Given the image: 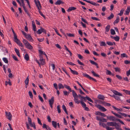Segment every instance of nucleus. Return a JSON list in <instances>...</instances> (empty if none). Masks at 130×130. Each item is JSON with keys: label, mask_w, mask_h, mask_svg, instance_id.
I'll list each match as a JSON object with an SVG mask.
<instances>
[{"label": "nucleus", "mask_w": 130, "mask_h": 130, "mask_svg": "<svg viewBox=\"0 0 130 130\" xmlns=\"http://www.w3.org/2000/svg\"><path fill=\"white\" fill-rule=\"evenodd\" d=\"M107 118L110 121H115L116 122H119L121 124L125 125L124 123L120 119L117 118L114 116H107Z\"/></svg>", "instance_id": "nucleus-1"}, {"label": "nucleus", "mask_w": 130, "mask_h": 130, "mask_svg": "<svg viewBox=\"0 0 130 130\" xmlns=\"http://www.w3.org/2000/svg\"><path fill=\"white\" fill-rule=\"evenodd\" d=\"M28 121L29 124L31 127H33L34 129L36 128L35 123L34 122L33 123H32L31 120L29 117H28Z\"/></svg>", "instance_id": "nucleus-2"}, {"label": "nucleus", "mask_w": 130, "mask_h": 130, "mask_svg": "<svg viewBox=\"0 0 130 130\" xmlns=\"http://www.w3.org/2000/svg\"><path fill=\"white\" fill-rule=\"evenodd\" d=\"M5 113L6 117L10 121H11L12 120V116L11 113L9 112L6 111Z\"/></svg>", "instance_id": "nucleus-3"}, {"label": "nucleus", "mask_w": 130, "mask_h": 130, "mask_svg": "<svg viewBox=\"0 0 130 130\" xmlns=\"http://www.w3.org/2000/svg\"><path fill=\"white\" fill-rule=\"evenodd\" d=\"M34 1L36 6L37 7L38 10H40L41 9V6L40 1L38 0L37 1L36 0H34Z\"/></svg>", "instance_id": "nucleus-4"}, {"label": "nucleus", "mask_w": 130, "mask_h": 130, "mask_svg": "<svg viewBox=\"0 0 130 130\" xmlns=\"http://www.w3.org/2000/svg\"><path fill=\"white\" fill-rule=\"evenodd\" d=\"M95 106L99 109L103 111L104 112L106 111L107 110V109L104 107H102L100 105L97 104L95 105Z\"/></svg>", "instance_id": "nucleus-5"}, {"label": "nucleus", "mask_w": 130, "mask_h": 130, "mask_svg": "<svg viewBox=\"0 0 130 130\" xmlns=\"http://www.w3.org/2000/svg\"><path fill=\"white\" fill-rule=\"evenodd\" d=\"M42 32L46 34V30L42 27H40V29H38L37 31V33L38 34H40Z\"/></svg>", "instance_id": "nucleus-6"}, {"label": "nucleus", "mask_w": 130, "mask_h": 130, "mask_svg": "<svg viewBox=\"0 0 130 130\" xmlns=\"http://www.w3.org/2000/svg\"><path fill=\"white\" fill-rule=\"evenodd\" d=\"M83 75L84 76L86 77L90 80L92 79L95 82H96V80L95 79L91 77L89 75L86 73H83Z\"/></svg>", "instance_id": "nucleus-7"}, {"label": "nucleus", "mask_w": 130, "mask_h": 130, "mask_svg": "<svg viewBox=\"0 0 130 130\" xmlns=\"http://www.w3.org/2000/svg\"><path fill=\"white\" fill-rule=\"evenodd\" d=\"M116 124H115V127L117 130H123L121 127V125L119 123L116 122Z\"/></svg>", "instance_id": "nucleus-8"}, {"label": "nucleus", "mask_w": 130, "mask_h": 130, "mask_svg": "<svg viewBox=\"0 0 130 130\" xmlns=\"http://www.w3.org/2000/svg\"><path fill=\"white\" fill-rule=\"evenodd\" d=\"M83 1H85L86 2H87L88 3H89L92 5H93L94 6H97L98 5L99 6V4H96V3L92 1H87V0H83Z\"/></svg>", "instance_id": "nucleus-9"}, {"label": "nucleus", "mask_w": 130, "mask_h": 130, "mask_svg": "<svg viewBox=\"0 0 130 130\" xmlns=\"http://www.w3.org/2000/svg\"><path fill=\"white\" fill-rule=\"evenodd\" d=\"M25 36L29 41L31 42L33 41V39L29 35L27 34L26 35H25Z\"/></svg>", "instance_id": "nucleus-10"}, {"label": "nucleus", "mask_w": 130, "mask_h": 130, "mask_svg": "<svg viewBox=\"0 0 130 130\" xmlns=\"http://www.w3.org/2000/svg\"><path fill=\"white\" fill-rule=\"evenodd\" d=\"M42 127L43 128H45L47 130H52L51 128L45 124H43Z\"/></svg>", "instance_id": "nucleus-11"}, {"label": "nucleus", "mask_w": 130, "mask_h": 130, "mask_svg": "<svg viewBox=\"0 0 130 130\" xmlns=\"http://www.w3.org/2000/svg\"><path fill=\"white\" fill-rule=\"evenodd\" d=\"M115 124H116V122H108L107 123V125L109 126H115Z\"/></svg>", "instance_id": "nucleus-12"}, {"label": "nucleus", "mask_w": 130, "mask_h": 130, "mask_svg": "<svg viewBox=\"0 0 130 130\" xmlns=\"http://www.w3.org/2000/svg\"><path fill=\"white\" fill-rule=\"evenodd\" d=\"M32 25L33 30L35 31H36V26L35 25V23L34 21H32Z\"/></svg>", "instance_id": "nucleus-13"}, {"label": "nucleus", "mask_w": 130, "mask_h": 130, "mask_svg": "<svg viewBox=\"0 0 130 130\" xmlns=\"http://www.w3.org/2000/svg\"><path fill=\"white\" fill-rule=\"evenodd\" d=\"M54 102V97L52 96L51 99L49 100V104H53Z\"/></svg>", "instance_id": "nucleus-14"}, {"label": "nucleus", "mask_w": 130, "mask_h": 130, "mask_svg": "<svg viewBox=\"0 0 130 130\" xmlns=\"http://www.w3.org/2000/svg\"><path fill=\"white\" fill-rule=\"evenodd\" d=\"M26 47L28 49L31 50L33 49V47L29 43L25 45Z\"/></svg>", "instance_id": "nucleus-15"}, {"label": "nucleus", "mask_w": 130, "mask_h": 130, "mask_svg": "<svg viewBox=\"0 0 130 130\" xmlns=\"http://www.w3.org/2000/svg\"><path fill=\"white\" fill-rule=\"evenodd\" d=\"M29 78H28V76L25 80L24 81L26 85H25V87L26 88H27V86L28 85V83H29Z\"/></svg>", "instance_id": "nucleus-16"}, {"label": "nucleus", "mask_w": 130, "mask_h": 130, "mask_svg": "<svg viewBox=\"0 0 130 130\" xmlns=\"http://www.w3.org/2000/svg\"><path fill=\"white\" fill-rule=\"evenodd\" d=\"M114 93L116 95L120 96H122V94L116 90H113V91Z\"/></svg>", "instance_id": "nucleus-17"}, {"label": "nucleus", "mask_w": 130, "mask_h": 130, "mask_svg": "<svg viewBox=\"0 0 130 130\" xmlns=\"http://www.w3.org/2000/svg\"><path fill=\"white\" fill-rule=\"evenodd\" d=\"M130 12V7H127V9L125 11V13H124L125 15H128L129 12Z\"/></svg>", "instance_id": "nucleus-18"}, {"label": "nucleus", "mask_w": 130, "mask_h": 130, "mask_svg": "<svg viewBox=\"0 0 130 130\" xmlns=\"http://www.w3.org/2000/svg\"><path fill=\"white\" fill-rule=\"evenodd\" d=\"M64 3V2H62L61 0H57L56 2L55 3V5H60L61 4H63Z\"/></svg>", "instance_id": "nucleus-19"}, {"label": "nucleus", "mask_w": 130, "mask_h": 130, "mask_svg": "<svg viewBox=\"0 0 130 130\" xmlns=\"http://www.w3.org/2000/svg\"><path fill=\"white\" fill-rule=\"evenodd\" d=\"M76 9V7H70L68 9L67 11L68 12H69L72 10H75Z\"/></svg>", "instance_id": "nucleus-20"}, {"label": "nucleus", "mask_w": 130, "mask_h": 130, "mask_svg": "<svg viewBox=\"0 0 130 130\" xmlns=\"http://www.w3.org/2000/svg\"><path fill=\"white\" fill-rule=\"evenodd\" d=\"M72 95L74 98H78V96L76 93L75 92L74 90H73L72 91Z\"/></svg>", "instance_id": "nucleus-21"}, {"label": "nucleus", "mask_w": 130, "mask_h": 130, "mask_svg": "<svg viewBox=\"0 0 130 130\" xmlns=\"http://www.w3.org/2000/svg\"><path fill=\"white\" fill-rule=\"evenodd\" d=\"M101 104L103 105H104L105 106H110L111 105L110 104V103L104 102H101Z\"/></svg>", "instance_id": "nucleus-22"}, {"label": "nucleus", "mask_w": 130, "mask_h": 130, "mask_svg": "<svg viewBox=\"0 0 130 130\" xmlns=\"http://www.w3.org/2000/svg\"><path fill=\"white\" fill-rule=\"evenodd\" d=\"M106 43L108 45L110 46H112L114 45L115 46L116 45V44L115 42H112L109 41H107L106 42Z\"/></svg>", "instance_id": "nucleus-23"}, {"label": "nucleus", "mask_w": 130, "mask_h": 130, "mask_svg": "<svg viewBox=\"0 0 130 130\" xmlns=\"http://www.w3.org/2000/svg\"><path fill=\"white\" fill-rule=\"evenodd\" d=\"M39 60L40 61V65H44L45 63V60L44 59H40Z\"/></svg>", "instance_id": "nucleus-24"}, {"label": "nucleus", "mask_w": 130, "mask_h": 130, "mask_svg": "<svg viewBox=\"0 0 130 130\" xmlns=\"http://www.w3.org/2000/svg\"><path fill=\"white\" fill-rule=\"evenodd\" d=\"M112 107L113 108H114L115 109L117 110L118 111V112H120L122 111V108H120V109H119L118 108H117L115 107V106H112Z\"/></svg>", "instance_id": "nucleus-25"}, {"label": "nucleus", "mask_w": 130, "mask_h": 130, "mask_svg": "<svg viewBox=\"0 0 130 130\" xmlns=\"http://www.w3.org/2000/svg\"><path fill=\"white\" fill-rule=\"evenodd\" d=\"M52 124L53 127L55 128H56L57 127V123L56 122L54 121H52Z\"/></svg>", "instance_id": "nucleus-26"}, {"label": "nucleus", "mask_w": 130, "mask_h": 130, "mask_svg": "<svg viewBox=\"0 0 130 130\" xmlns=\"http://www.w3.org/2000/svg\"><path fill=\"white\" fill-rule=\"evenodd\" d=\"M120 20L119 17V16H117L115 20L113 22V24H117L118 23Z\"/></svg>", "instance_id": "nucleus-27"}, {"label": "nucleus", "mask_w": 130, "mask_h": 130, "mask_svg": "<svg viewBox=\"0 0 130 130\" xmlns=\"http://www.w3.org/2000/svg\"><path fill=\"white\" fill-rule=\"evenodd\" d=\"M14 51L17 54V55L19 57H20V55L19 52L18 50L17 49L15 48H14Z\"/></svg>", "instance_id": "nucleus-28"}, {"label": "nucleus", "mask_w": 130, "mask_h": 130, "mask_svg": "<svg viewBox=\"0 0 130 130\" xmlns=\"http://www.w3.org/2000/svg\"><path fill=\"white\" fill-rule=\"evenodd\" d=\"M110 26L109 25H108L105 28V34H106V32H108L109 30Z\"/></svg>", "instance_id": "nucleus-29"}, {"label": "nucleus", "mask_w": 130, "mask_h": 130, "mask_svg": "<svg viewBox=\"0 0 130 130\" xmlns=\"http://www.w3.org/2000/svg\"><path fill=\"white\" fill-rule=\"evenodd\" d=\"M78 98H74V100L76 103L78 104L81 101L78 100Z\"/></svg>", "instance_id": "nucleus-30"}, {"label": "nucleus", "mask_w": 130, "mask_h": 130, "mask_svg": "<svg viewBox=\"0 0 130 130\" xmlns=\"http://www.w3.org/2000/svg\"><path fill=\"white\" fill-rule=\"evenodd\" d=\"M64 86L66 89L68 90L70 92H71L72 91L71 88L69 86H68L66 85H64Z\"/></svg>", "instance_id": "nucleus-31"}, {"label": "nucleus", "mask_w": 130, "mask_h": 130, "mask_svg": "<svg viewBox=\"0 0 130 130\" xmlns=\"http://www.w3.org/2000/svg\"><path fill=\"white\" fill-rule=\"evenodd\" d=\"M104 97L103 95L101 94L99 95L98 96V98L100 99L104 100Z\"/></svg>", "instance_id": "nucleus-32"}, {"label": "nucleus", "mask_w": 130, "mask_h": 130, "mask_svg": "<svg viewBox=\"0 0 130 130\" xmlns=\"http://www.w3.org/2000/svg\"><path fill=\"white\" fill-rule=\"evenodd\" d=\"M39 53L40 54H43L45 56L46 58H47V56L45 52H43V51H42V50H39Z\"/></svg>", "instance_id": "nucleus-33"}, {"label": "nucleus", "mask_w": 130, "mask_h": 130, "mask_svg": "<svg viewBox=\"0 0 130 130\" xmlns=\"http://www.w3.org/2000/svg\"><path fill=\"white\" fill-rule=\"evenodd\" d=\"M24 58L27 61H28L29 60V57L27 54H26L25 55Z\"/></svg>", "instance_id": "nucleus-34"}, {"label": "nucleus", "mask_w": 130, "mask_h": 130, "mask_svg": "<svg viewBox=\"0 0 130 130\" xmlns=\"http://www.w3.org/2000/svg\"><path fill=\"white\" fill-rule=\"evenodd\" d=\"M62 108L64 110V112H65L68 115V114L67 110V109L66 108V107L64 105H63L62 106Z\"/></svg>", "instance_id": "nucleus-35"}, {"label": "nucleus", "mask_w": 130, "mask_h": 130, "mask_svg": "<svg viewBox=\"0 0 130 130\" xmlns=\"http://www.w3.org/2000/svg\"><path fill=\"white\" fill-rule=\"evenodd\" d=\"M91 72L92 74L95 77H99V75L98 74H96L94 72V71L93 70H92L91 71Z\"/></svg>", "instance_id": "nucleus-36"}, {"label": "nucleus", "mask_w": 130, "mask_h": 130, "mask_svg": "<svg viewBox=\"0 0 130 130\" xmlns=\"http://www.w3.org/2000/svg\"><path fill=\"white\" fill-rule=\"evenodd\" d=\"M16 42L20 46H21L22 47H23V45L22 43L19 40Z\"/></svg>", "instance_id": "nucleus-37"}, {"label": "nucleus", "mask_w": 130, "mask_h": 130, "mask_svg": "<svg viewBox=\"0 0 130 130\" xmlns=\"http://www.w3.org/2000/svg\"><path fill=\"white\" fill-rule=\"evenodd\" d=\"M123 91L126 93V94L130 95V91L129 90H125L124 89L123 90Z\"/></svg>", "instance_id": "nucleus-38"}, {"label": "nucleus", "mask_w": 130, "mask_h": 130, "mask_svg": "<svg viewBox=\"0 0 130 130\" xmlns=\"http://www.w3.org/2000/svg\"><path fill=\"white\" fill-rule=\"evenodd\" d=\"M113 113L115 115V116L120 118H122V117L120 115H119L115 113Z\"/></svg>", "instance_id": "nucleus-39"}, {"label": "nucleus", "mask_w": 130, "mask_h": 130, "mask_svg": "<svg viewBox=\"0 0 130 130\" xmlns=\"http://www.w3.org/2000/svg\"><path fill=\"white\" fill-rule=\"evenodd\" d=\"M22 6H23L25 12L26 13L27 12H28L27 9L25 7V6L24 4H22Z\"/></svg>", "instance_id": "nucleus-40"}, {"label": "nucleus", "mask_w": 130, "mask_h": 130, "mask_svg": "<svg viewBox=\"0 0 130 130\" xmlns=\"http://www.w3.org/2000/svg\"><path fill=\"white\" fill-rule=\"evenodd\" d=\"M100 46H105L106 45V44L105 42L104 41H101L100 42Z\"/></svg>", "instance_id": "nucleus-41"}, {"label": "nucleus", "mask_w": 130, "mask_h": 130, "mask_svg": "<svg viewBox=\"0 0 130 130\" xmlns=\"http://www.w3.org/2000/svg\"><path fill=\"white\" fill-rule=\"evenodd\" d=\"M114 15L112 13H111V15L110 16L108 17L107 19L108 20H110L112 18L114 17Z\"/></svg>", "instance_id": "nucleus-42"}, {"label": "nucleus", "mask_w": 130, "mask_h": 130, "mask_svg": "<svg viewBox=\"0 0 130 130\" xmlns=\"http://www.w3.org/2000/svg\"><path fill=\"white\" fill-rule=\"evenodd\" d=\"M58 86L59 89H60L61 88L63 89L64 87V86H63V85L61 83H59L58 84Z\"/></svg>", "instance_id": "nucleus-43"}, {"label": "nucleus", "mask_w": 130, "mask_h": 130, "mask_svg": "<svg viewBox=\"0 0 130 130\" xmlns=\"http://www.w3.org/2000/svg\"><path fill=\"white\" fill-rule=\"evenodd\" d=\"M57 109L58 112L59 113H60L61 112V111L60 109V105L57 106Z\"/></svg>", "instance_id": "nucleus-44"}, {"label": "nucleus", "mask_w": 130, "mask_h": 130, "mask_svg": "<svg viewBox=\"0 0 130 130\" xmlns=\"http://www.w3.org/2000/svg\"><path fill=\"white\" fill-rule=\"evenodd\" d=\"M3 60L5 63H8V61L7 58L4 57L3 58Z\"/></svg>", "instance_id": "nucleus-45"}, {"label": "nucleus", "mask_w": 130, "mask_h": 130, "mask_svg": "<svg viewBox=\"0 0 130 130\" xmlns=\"http://www.w3.org/2000/svg\"><path fill=\"white\" fill-rule=\"evenodd\" d=\"M71 72L72 74L74 75H77L78 74V72L74 70H72Z\"/></svg>", "instance_id": "nucleus-46"}, {"label": "nucleus", "mask_w": 130, "mask_h": 130, "mask_svg": "<svg viewBox=\"0 0 130 130\" xmlns=\"http://www.w3.org/2000/svg\"><path fill=\"white\" fill-rule=\"evenodd\" d=\"M113 96L117 100H120V97L119 96L115 95H113Z\"/></svg>", "instance_id": "nucleus-47"}, {"label": "nucleus", "mask_w": 130, "mask_h": 130, "mask_svg": "<svg viewBox=\"0 0 130 130\" xmlns=\"http://www.w3.org/2000/svg\"><path fill=\"white\" fill-rule=\"evenodd\" d=\"M110 33L111 35H113L116 34L115 31L113 29H110Z\"/></svg>", "instance_id": "nucleus-48"}, {"label": "nucleus", "mask_w": 130, "mask_h": 130, "mask_svg": "<svg viewBox=\"0 0 130 130\" xmlns=\"http://www.w3.org/2000/svg\"><path fill=\"white\" fill-rule=\"evenodd\" d=\"M14 41L15 42L19 40L17 39V36L16 34L14 35Z\"/></svg>", "instance_id": "nucleus-49"}, {"label": "nucleus", "mask_w": 130, "mask_h": 130, "mask_svg": "<svg viewBox=\"0 0 130 130\" xmlns=\"http://www.w3.org/2000/svg\"><path fill=\"white\" fill-rule=\"evenodd\" d=\"M89 61L92 64L94 65H97V63L94 62V61L90 60H89Z\"/></svg>", "instance_id": "nucleus-50"}, {"label": "nucleus", "mask_w": 130, "mask_h": 130, "mask_svg": "<svg viewBox=\"0 0 130 130\" xmlns=\"http://www.w3.org/2000/svg\"><path fill=\"white\" fill-rule=\"evenodd\" d=\"M124 10V9H121L120 11V13L118 14V15L120 16H122L123 14Z\"/></svg>", "instance_id": "nucleus-51"}, {"label": "nucleus", "mask_w": 130, "mask_h": 130, "mask_svg": "<svg viewBox=\"0 0 130 130\" xmlns=\"http://www.w3.org/2000/svg\"><path fill=\"white\" fill-rule=\"evenodd\" d=\"M106 129L107 130H113L114 129V128L112 127H110L107 126L106 127Z\"/></svg>", "instance_id": "nucleus-52"}, {"label": "nucleus", "mask_w": 130, "mask_h": 130, "mask_svg": "<svg viewBox=\"0 0 130 130\" xmlns=\"http://www.w3.org/2000/svg\"><path fill=\"white\" fill-rule=\"evenodd\" d=\"M114 69L115 70V71L116 72H120V69L117 67H116L114 68Z\"/></svg>", "instance_id": "nucleus-53"}, {"label": "nucleus", "mask_w": 130, "mask_h": 130, "mask_svg": "<svg viewBox=\"0 0 130 130\" xmlns=\"http://www.w3.org/2000/svg\"><path fill=\"white\" fill-rule=\"evenodd\" d=\"M67 35L68 36L70 37H74V34H71V33H67Z\"/></svg>", "instance_id": "nucleus-54"}, {"label": "nucleus", "mask_w": 130, "mask_h": 130, "mask_svg": "<svg viewBox=\"0 0 130 130\" xmlns=\"http://www.w3.org/2000/svg\"><path fill=\"white\" fill-rule=\"evenodd\" d=\"M80 103L82 105V106L83 108L85 107L86 106V104L83 101H81Z\"/></svg>", "instance_id": "nucleus-55"}, {"label": "nucleus", "mask_w": 130, "mask_h": 130, "mask_svg": "<svg viewBox=\"0 0 130 130\" xmlns=\"http://www.w3.org/2000/svg\"><path fill=\"white\" fill-rule=\"evenodd\" d=\"M121 57H127V56L126 55V54L124 53H123V54H121Z\"/></svg>", "instance_id": "nucleus-56"}, {"label": "nucleus", "mask_w": 130, "mask_h": 130, "mask_svg": "<svg viewBox=\"0 0 130 130\" xmlns=\"http://www.w3.org/2000/svg\"><path fill=\"white\" fill-rule=\"evenodd\" d=\"M23 42L24 44L25 45L29 43V42L27 41L26 40L24 39H23Z\"/></svg>", "instance_id": "nucleus-57"}, {"label": "nucleus", "mask_w": 130, "mask_h": 130, "mask_svg": "<svg viewBox=\"0 0 130 130\" xmlns=\"http://www.w3.org/2000/svg\"><path fill=\"white\" fill-rule=\"evenodd\" d=\"M100 122H107V120L106 119L102 118L101 119Z\"/></svg>", "instance_id": "nucleus-58"}, {"label": "nucleus", "mask_w": 130, "mask_h": 130, "mask_svg": "<svg viewBox=\"0 0 130 130\" xmlns=\"http://www.w3.org/2000/svg\"><path fill=\"white\" fill-rule=\"evenodd\" d=\"M86 98L88 101H89L90 102H92V103L93 102V101H92V100L90 98H89V97L86 96Z\"/></svg>", "instance_id": "nucleus-59"}, {"label": "nucleus", "mask_w": 130, "mask_h": 130, "mask_svg": "<svg viewBox=\"0 0 130 130\" xmlns=\"http://www.w3.org/2000/svg\"><path fill=\"white\" fill-rule=\"evenodd\" d=\"M120 39V38L118 36H117L116 37H115L114 40H115L116 41H118Z\"/></svg>", "instance_id": "nucleus-60"}, {"label": "nucleus", "mask_w": 130, "mask_h": 130, "mask_svg": "<svg viewBox=\"0 0 130 130\" xmlns=\"http://www.w3.org/2000/svg\"><path fill=\"white\" fill-rule=\"evenodd\" d=\"M111 72L110 71H109L108 70H106V74L107 75H110L111 74Z\"/></svg>", "instance_id": "nucleus-61"}, {"label": "nucleus", "mask_w": 130, "mask_h": 130, "mask_svg": "<svg viewBox=\"0 0 130 130\" xmlns=\"http://www.w3.org/2000/svg\"><path fill=\"white\" fill-rule=\"evenodd\" d=\"M63 93L64 95H68L70 93L69 92H67L66 91H63Z\"/></svg>", "instance_id": "nucleus-62"}, {"label": "nucleus", "mask_w": 130, "mask_h": 130, "mask_svg": "<svg viewBox=\"0 0 130 130\" xmlns=\"http://www.w3.org/2000/svg\"><path fill=\"white\" fill-rule=\"evenodd\" d=\"M86 98V97H84L82 96H81V98H80V99L81 100V101H85Z\"/></svg>", "instance_id": "nucleus-63"}, {"label": "nucleus", "mask_w": 130, "mask_h": 130, "mask_svg": "<svg viewBox=\"0 0 130 130\" xmlns=\"http://www.w3.org/2000/svg\"><path fill=\"white\" fill-rule=\"evenodd\" d=\"M28 94H29L30 98L31 99L33 98V95L32 94V93L30 91H29L28 92Z\"/></svg>", "instance_id": "nucleus-64"}]
</instances>
